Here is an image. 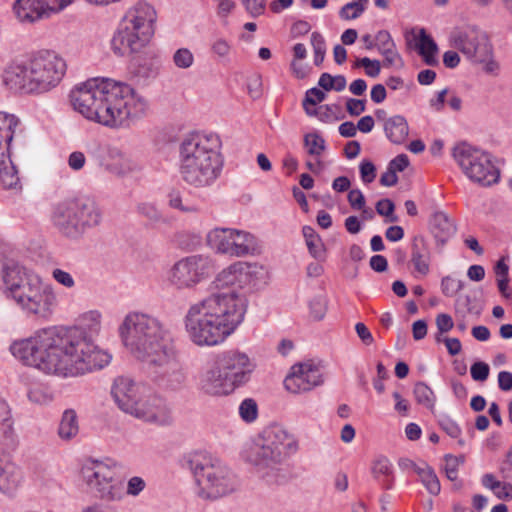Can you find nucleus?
Returning a JSON list of instances; mask_svg holds the SVG:
<instances>
[{"label":"nucleus","instance_id":"f704fd0d","mask_svg":"<svg viewBox=\"0 0 512 512\" xmlns=\"http://www.w3.org/2000/svg\"><path fill=\"white\" fill-rule=\"evenodd\" d=\"M209 47L213 58L220 62L228 61L233 51L232 42L220 35H216L211 39Z\"/></svg>","mask_w":512,"mask_h":512},{"label":"nucleus","instance_id":"052dcab7","mask_svg":"<svg viewBox=\"0 0 512 512\" xmlns=\"http://www.w3.org/2000/svg\"><path fill=\"white\" fill-rule=\"evenodd\" d=\"M246 10L251 16L257 17L264 12L265 1L264 0H245L244 4Z\"/></svg>","mask_w":512,"mask_h":512},{"label":"nucleus","instance_id":"680f3d73","mask_svg":"<svg viewBox=\"0 0 512 512\" xmlns=\"http://www.w3.org/2000/svg\"><path fill=\"white\" fill-rule=\"evenodd\" d=\"M85 155L80 151L72 152L68 158V165L72 170L78 171L85 165Z\"/></svg>","mask_w":512,"mask_h":512},{"label":"nucleus","instance_id":"c85d7f7f","mask_svg":"<svg viewBox=\"0 0 512 512\" xmlns=\"http://www.w3.org/2000/svg\"><path fill=\"white\" fill-rule=\"evenodd\" d=\"M384 131L387 138L395 144L403 143L409 134L407 121L401 115L388 118L384 123Z\"/></svg>","mask_w":512,"mask_h":512},{"label":"nucleus","instance_id":"e433bc0d","mask_svg":"<svg viewBox=\"0 0 512 512\" xmlns=\"http://www.w3.org/2000/svg\"><path fill=\"white\" fill-rule=\"evenodd\" d=\"M413 392L418 404L423 405L429 410L434 409L436 397L429 386L423 382H419L415 384Z\"/></svg>","mask_w":512,"mask_h":512},{"label":"nucleus","instance_id":"f03ea898","mask_svg":"<svg viewBox=\"0 0 512 512\" xmlns=\"http://www.w3.org/2000/svg\"><path fill=\"white\" fill-rule=\"evenodd\" d=\"M268 280V270L258 263L238 261L222 269L209 284V295L192 304L184 316L189 340L198 347L224 343L246 313V299L238 290H258Z\"/></svg>","mask_w":512,"mask_h":512},{"label":"nucleus","instance_id":"ea45409f","mask_svg":"<svg viewBox=\"0 0 512 512\" xmlns=\"http://www.w3.org/2000/svg\"><path fill=\"white\" fill-rule=\"evenodd\" d=\"M304 144L307 153L315 157L320 156L325 149L324 139L316 133L307 134L304 138Z\"/></svg>","mask_w":512,"mask_h":512},{"label":"nucleus","instance_id":"58836bf2","mask_svg":"<svg viewBox=\"0 0 512 512\" xmlns=\"http://www.w3.org/2000/svg\"><path fill=\"white\" fill-rule=\"evenodd\" d=\"M173 64L179 69H189L194 65L195 57L189 48L177 49L172 56Z\"/></svg>","mask_w":512,"mask_h":512},{"label":"nucleus","instance_id":"393cba45","mask_svg":"<svg viewBox=\"0 0 512 512\" xmlns=\"http://www.w3.org/2000/svg\"><path fill=\"white\" fill-rule=\"evenodd\" d=\"M430 229L437 243L443 245L456 233V224L443 211H435L430 217Z\"/></svg>","mask_w":512,"mask_h":512},{"label":"nucleus","instance_id":"13d9d810","mask_svg":"<svg viewBox=\"0 0 512 512\" xmlns=\"http://www.w3.org/2000/svg\"><path fill=\"white\" fill-rule=\"evenodd\" d=\"M354 328L364 345L370 346L374 343L373 335L364 323L359 322L354 326Z\"/></svg>","mask_w":512,"mask_h":512},{"label":"nucleus","instance_id":"dca6fc26","mask_svg":"<svg viewBox=\"0 0 512 512\" xmlns=\"http://www.w3.org/2000/svg\"><path fill=\"white\" fill-rule=\"evenodd\" d=\"M213 268L210 257L191 255L180 259L171 267L168 280L177 289H190L206 279Z\"/></svg>","mask_w":512,"mask_h":512},{"label":"nucleus","instance_id":"09e8293b","mask_svg":"<svg viewBox=\"0 0 512 512\" xmlns=\"http://www.w3.org/2000/svg\"><path fill=\"white\" fill-rule=\"evenodd\" d=\"M311 316L316 320H321L326 313L327 302L322 295L314 297L309 303Z\"/></svg>","mask_w":512,"mask_h":512},{"label":"nucleus","instance_id":"2eb2a0df","mask_svg":"<svg viewBox=\"0 0 512 512\" xmlns=\"http://www.w3.org/2000/svg\"><path fill=\"white\" fill-rule=\"evenodd\" d=\"M18 119L11 114L0 112V182L5 189H16L20 179L10 159L12 141H18L16 133Z\"/></svg>","mask_w":512,"mask_h":512},{"label":"nucleus","instance_id":"864d4df0","mask_svg":"<svg viewBox=\"0 0 512 512\" xmlns=\"http://www.w3.org/2000/svg\"><path fill=\"white\" fill-rule=\"evenodd\" d=\"M359 172L361 180L364 183H371L376 177V167L369 160L361 161L359 165Z\"/></svg>","mask_w":512,"mask_h":512},{"label":"nucleus","instance_id":"e2e57ef3","mask_svg":"<svg viewBox=\"0 0 512 512\" xmlns=\"http://www.w3.org/2000/svg\"><path fill=\"white\" fill-rule=\"evenodd\" d=\"M168 203L169 206L173 209H178L183 212H190L193 211L192 208L186 207L182 203V197L178 191H173L168 195Z\"/></svg>","mask_w":512,"mask_h":512},{"label":"nucleus","instance_id":"cd10ccee","mask_svg":"<svg viewBox=\"0 0 512 512\" xmlns=\"http://www.w3.org/2000/svg\"><path fill=\"white\" fill-rule=\"evenodd\" d=\"M232 229L214 228L206 236L207 245L217 253L232 256Z\"/></svg>","mask_w":512,"mask_h":512},{"label":"nucleus","instance_id":"f8f14e48","mask_svg":"<svg viewBox=\"0 0 512 512\" xmlns=\"http://www.w3.org/2000/svg\"><path fill=\"white\" fill-rule=\"evenodd\" d=\"M17 446L12 409L0 396V491L12 494L21 485V469L11 461L10 452Z\"/></svg>","mask_w":512,"mask_h":512},{"label":"nucleus","instance_id":"79ce46f5","mask_svg":"<svg viewBox=\"0 0 512 512\" xmlns=\"http://www.w3.org/2000/svg\"><path fill=\"white\" fill-rule=\"evenodd\" d=\"M239 415L246 423H252L257 419L258 406L254 399L246 398L239 406Z\"/></svg>","mask_w":512,"mask_h":512},{"label":"nucleus","instance_id":"0e129e2a","mask_svg":"<svg viewBox=\"0 0 512 512\" xmlns=\"http://www.w3.org/2000/svg\"><path fill=\"white\" fill-rule=\"evenodd\" d=\"M311 45L316 53H326V42L324 37L319 32H313L311 34Z\"/></svg>","mask_w":512,"mask_h":512},{"label":"nucleus","instance_id":"9d476101","mask_svg":"<svg viewBox=\"0 0 512 512\" xmlns=\"http://www.w3.org/2000/svg\"><path fill=\"white\" fill-rule=\"evenodd\" d=\"M183 468L190 470L198 488V496L216 500L235 492L239 486L235 473L219 458L203 451L183 455Z\"/></svg>","mask_w":512,"mask_h":512},{"label":"nucleus","instance_id":"bb28decb","mask_svg":"<svg viewBox=\"0 0 512 512\" xmlns=\"http://www.w3.org/2000/svg\"><path fill=\"white\" fill-rule=\"evenodd\" d=\"M371 473L383 489L390 490L393 488L395 480L394 467L387 457H376L371 464Z\"/></svg>","mask_w":512,"mask_h":512},{"label":"nucleus","instance_id":"de8ad7c7","mask_svg":"<svg viewBox=\"0 0 512 512\" xmlns=\"http://www.w3.org/2000/svg\"><path fill=\"white\" fill-rule=\"evenodd\" d=\"M137 212L141 216L153 222H158L161 219V213L154 203L141 202L137 205Z\"/></svg>","mask_w":512,"mask_h":512},{"label":"nucleus","instance_id":"6ab92c4d","mask_svg":"<svg viewBox=\"0 0 512 512\" xmlns=\"http://www.w3.org/2000/svg\"><path fill=\"white\" fill-rule=\"evenodd\" d=\"M75 0H17L13 6L19 21L33 23L64 10Z\"/></svg>","mask_w":512,"mask_h":512},{"label":"nucleus","instance_id":"2f4dec72","mask_svg":"<svg viewBox=\"0 0 512 512\" xmlns=\"http://www.w3.org/2000/svg\"><path fill=\"white\" fill-rule=\"evenodd\" d=\"M302 234L310 255L316 260L323 261L326 257V249L320 236L311 226H304Z\"/></svg>","mask_w":512,"mask_h":512},{"label":"nucleus","instance_id":"338daca9","mask_svg":"<svg viewBox=\"0 0 512 512\" xmlns=\"http://www.w3.org/2000/svg\"><path fill=\"white\" fill-rule=\"evenodd\" d=\"M498 386L502 391L512 390V373L508 371L499 372Z\"/></svg>","mask_w":512,"mask_h":512},{"label":"nucleus","instance_id":"9b49d317","mask_svg":"<svg viewBox=\"0 0 512 512\" xmlns=\"http://www.w3.org/2000/svg\"><path fill=\"white\" fill-rule=\"evenodd\" d=\"M50 220L60 235L78 240L101 223L102 212L90 198H69L52 207Z\"/></svg>","mask_w":512,"mask_h":512},{"label":"nucleus","instance_id":"c03bdc74","mask_svg":"<svg viewBox=\"0 0 512 512\" xmlns=\"http://www.w3.org/2000/svg\"><path fill=\"white\" fill-rule=\"evenodd\" d=\"M464 288V282L452 276H445L441 280V291L447 297L455 296Z\"/></svg>","mask_w":512,"mask_h":512},{"label":"nucleus","instance_id":"7c9ffc66","mask_svg":"<svg viewBox=\"0 0 512 512\" xmlns=\"http://www.w3.org/2000/svg\"><path fill=\"white\" fill-rule=\"evenodd\" d=\"M416 47L427 65L437 64V45L424 29H421L416 37Z\"/></svg>","mask_w":512,"mask_h":512},{"label":"nucleus","instance_id":"473e14b6","mask_svg":"<svg viewBox=\"0 0 512 512\" xmlns=\"http://www.w3.org/2000/svg\"><path fill=\"white\" fill-rule=\"evenodd\" d=\"M481 483L485 488L491 490L498 499H512V485L497 480L493 474H484L481 478Z\"/></svg>","mask_w":512,"mask_h":512},{"label":"nucleus","instance_id":"5fc2aeb1","mask_svg":"<svg viewBox=\"0 0 512 512\" xmlns=\"http://www.w3.org/2000/svg\"><path fill=\"white\" fill-rule=\"evenodd\" d=\"M53 279L65 288H73L75 281L72 275L62 269L56 268L52 271Z\"/></svg>","mask_w":512,"mask_h":512},{"label":"nucleus","instance_id":"3c124183","mask_svg":"<svg viewBox=\"0 0 512 512\" xmlns=\"http://www.w3.org/2000/svg\"><path fill=\"white\" fill-rule=\"evenodd\" d=\"M146 488V481L139 476H133L127 481L126 494L128 496L137 497Z\"/></svg>","mask_w":512,"mask_h":512},{"label":"nucleus","instance_id":"6e6552de","mask_svg":"<svg viewBox=\"0 0 512 512\" xmlns=\"http://www.w3.org/2000/svg\"><path fill=\"white\" fill-rule=\"evenodd\" d=\"M297 450L295 437L283 427L272 425L243 451L242 456L268 483H279L284 478L282 465Z\"/></svg>","mask_w":512,"mask_h":512},{"label":"nucleus","instance_id":"4d7b16f0","mask_svg":"<svg viewBox=\"0 0 512 512\" xmlns=\"http://www.w3.org/2000/svg\"><path fill=\"white\" fill-rule=\"evenodd\" d=\"M475 63L482 64L483 70L488 74L497 75L499 73L500 65L493 58V49H490V54L484 61H476Z\"/></svg>","mask_w":512,"mask_h":512},{"label":"nucleus","instance_id":"a211bd4d","mask_svg":"<svg viewBox=\"0 0 512 512\" xmlns=\"http://www.w3.org/2000/svg\"><path fill=\"white\" fill-rule=\"evenodd\" d=\"M451 40L452 45L473 63L484 61L492 49L486 33L474 27L455 32Z\"/></svg>","mask_w":512,"mask_h":512},{"label":"nucleus","instance_id":"bf43d9fd","mask_svg":"<svg viewBox=\"0 0 512 512\" xmlns=\"http://www.w3.org/2000/svg\"><path fill=\"white\" fill-rule=\"evenodd\" d=\"M436 326L440 333H446L453 328L454 322L450 315L441 313L436 317Z\"/></svg>","mask_w":512,"mask_h":512},{"label":"nucleus","instance_id":"a18cd8bd","mask_svg":"<svg viewBox=\"0 0 512 512\" xmlns=\"http://www.w3.org/2000/svg\"><path fill=\"white\" fill-rule=\"evenodd\" d=\"M325 99V93L318 88H311L306 92L305 100L303 102L304 109L307 114L314 113V106Z\"/></svg>","mask_w":512,"mask_h":512},{"label":"nucleus","instance_id":"f257e3e1","mask_svg":"<svg viewBox=\"0 0 512 512\" xmlns=\"http://www.w3.org/2000/svg\"><path fill=\"white\" fill-rule=\"evenodd\" d=\"M98 310L82 313L74 326H48L14 340L11 354L23 365L59 378H75L108 366L112 355L94 339L101 331Z\"/></svg>","mask_w":512,"mask_h":512},{"label":"nucleus","instance_id":"ddd939ff","mask_svg":"<svg viewBox=\"0 0 512 512\" xmlns=\"http://www.w3.org/2000/svg\"><path fill=\"white\" fill-rule=\"evenodd\" d=\"M121 465L112 458H87L80 468V480L87 491L104 501H118L122 498L116 485Z\"/></svg>","mask_w":512,"mask_h":512},{"label":"nucleus","instance_id":"aec40b11","mask_svg":"<svg viewBox=\"0 0 512 512\" xmlns=\"http://www.w3.org/2000/svg\"><path fill=\"white\" fill-rule=\"evenodd\" d=\"M322 382L319 367L306 362L291 367L290 373L284 379V386L289 392L297 394L310 391Z\"/></svg>","mask_w":512,"mask_h":512},{"label":"nucleus","instance_id":"a878e982","mask_svg":"<svg viewBox=\"0 0 512 512\" xmlns=\"http://www.w3.org/2000/svg\"><path fill=\"white\" fill-rule=\"evenodd\" d=\"M430 249L423 237H415L411 244L410 262L414 272L426 276L430 271Z\"/></svg>","mask_w":512,"mask_h":512},{"label":"nucleus","instance_id":"4c0bfd02","mask_svg":"<svg viewBox=\"0 0 512 512\" xmlns=\"http://www.w3.org/2000/svg\"><path fill=\"white\" fill-rule=\"evenodd\" d=\"M28 399L38 405H47L53 401V393L42 385H33L27 393Z\"/></svg>","mask_w":512,"mask_h":512},{"label":"nucleus","instance_id":"4468645a","mask_svg":"<svg viewBox=\"0 0 512 512\" xmlns=\"http://www.w3.org/2000/svg\"><path fill=\"white\" fill-rule=\"evenodd\" d=\"M452 155L470 181L482 186H490L498 182L500 171L490 153L463 142L453 148Z\"/></svg>","mask_w":512,"mask_h":512},{"label":"nucleus","instance_id":"8fccbe9b","mask_svg":"<svg viewBox=\"0 0 512 512\" xmlns=\"http://www.w3.org/2000/svg\"><path fill=\"white\" fill-rule=\"evenodd\" d=\"M354 66L363 67L369 77H377L381 70V64L378 60H371L367 57L361 58L354 63Z\"/></svg>","mask_w":512,"mask_h":512},{"label":"nucleus","instance_id":"6e6d98bb","mask_svg":"<svg viewBox=\"0 0 512 512\" xmlns=\"http://www.w3.org/2000/svg\"><path fill=\"white\" fill-rule=\"evenodd\" d=\"M449 94L448 89H443L439 91L434 97L429 100L430 108L433 111L440 112L444 108V104L446 102L447 96Z\"/></svg>","mask_w":512,"mask_h":512},{"label":"nucleus","instance_id":"603ef678","mask_svg":"<svg viewBox=\"0 0 512 512\" xmlns=\"http://www.w3.org/2000/svg\"><path fill=\"white\" fill-rule=\"evenodd\" d=\"M490 368L485 362H475L470 368V374L475 381H485L489 376Z\"/></svg>","mask_w":512,"mask_h":512},{"label":"nucleus","instance_id":"39448f33","mask_svg":"<svg viewBox=\"0 0 512 512\" xmlns=\"http://www.w3.org/2000/svg\"><path fill=\"white\" fill-rule=\"evenodd\" d=\"M216 133H191L179 145V174L193 188H208L221 176L224 158Z\"/></svg>","mask_w":512,"mask_h":512},{"label":"nucleus","instance_id":"72a5a7b5","mask_svg":"<svg viewBox=\"0 0 512 512\" xmlns=\"http://www.w3.org/2000/svg\"><path fill=\"white\" fill-rule=\"evenodd\" d=\"M79 432L77 414L74 410H65L58 428V435L63 440H71Z\"/></svg>","mask_w":512,"mask_h":512},{"label":"nucleus","instance_id":"1a4fd4ad","mask_svg":"<svg viewBox=\"0 0 512 512\" xmlns=\"http://www.w3.org/2000/svg\"><path fill=\"white\" fill-rule=\"evenodd\" d=\"M157 17L155 7L145 0L130 5L111 38L113 53L120 57L140 53L155 34Z\"/></svg>","mask_w":512,"mask_h":512},{"label":"nucleus","instance_id":"c756f323","mask_svg":"<svg viewBox=\"0 0 512 512\" xmlns=\"http://www.w3.org/2000/svg\"><path fill=\"white\" fill-rule=\"evenodd\" d=\"M232 256L242 257L256 248L255 237L246 231L232 229Z\"/></svg>","mask_w":512,"mask_h":512},{"label":"nucleus","instance_id":"774afa93","mask_svg":"<svg viewBox=\"0 0 512 512\" xmlns=\"http://www.w3.org/2000/svg\"><path fill=\"white\" fill-rule=\"evenodd\" d=\"M370 267L376 272H384L388 268L387 259L383 255H374L370 259Z\"/></svg>","mask_w":512,"mask_h":512},{"label":"nucleus","instance_id":"a19ab883","mask_svg":"<svg viewBox=\"0 0 512 512\" xmlns=\"http://www.w3.org/2000/svg\"><path fill=\"white\" fill-rule=\"evenodd\" d=\"M438 424L450 437L458 439V442L463 444V441L460 439L462 430L456 421H454L450 416L446 414L440 415L438 418Z\"/></svg>","mask_w":512,"mask_h":512},{"label":"nucleus","instance_id":"49530a36","mask_svg":"<svg viewBox=\"0 0 512 512\" xmlns=\"http://www.w3.org/2000/svg\"><path fill=\"white\" fill-rule=\"evenodd\" d=\"M463 463L462 458L446 455L444 458L443 470L446 477L450 481H456L458 479V470L460 465Z\"/></svg>","mask_w":512,"mask_h":512},{"label":"nucleus","instance_id":"4be33fe9","mask_svg":"<svg viewBox=\"0 0 512 512\" xmlns=\"http://www.w3.org/2000/svg\"><path fill=\"white\" fill-rule=\"evenodd\" d=\"M131 416L159 426L170 425L173 421L171 409L166 401L158 396L142 397Z\"/></svg>","mask_w":512,"mask_h":512},{"label":"nucleus","instance_id":"b1692460","mask_svg":"<svg viewBox=\"0 0 512 512\" xmlns=\"http://www.w3.org/2000/svg\"><path fill=\"white\" fill-rule=\"evenodd\" d=\"M376 47L383 57V66L385 68L401 69L404 61L391 34L387 30H380L375 36Z\"/></svg>","mask_w":512,"mask_h":512},{"label":"nucleus","instance_id":"f3484780","mask_svg":"<svg viewBox=\"0 0 512 512\" xmlns=\"http://www.w3.org/2000/svg\"><path fill=\"white\" fill-rule=\"evenodd\" d=\"M215 360L218 362L219 368L227 374L237 389L250 381L256 369L255 359L238 348L218 353Z\"/></svg>","mask_w":512,"mask_h":512},{"label":"nucleus","instance_id":"423d86ee","mask_svg":"<svg viewBox=\"0 0 512 512\" xmlns=\"http://www.w3.org/2000/svg\"><path fill=\"white\" fill-rule=\"evenodd\" d=\"M4 293L28 317L47 321L57 305L53 286L40 275L14 261L2 267Z\"/></svg>","mask_w":512,"mask_h":512},{"label":"nucleus","instance_id":"5701e85b","mask_svg":"<svg viewBox=\"0 0 512 512\" xmlns=\"http://www.w3.org/2000/svg\"><path fill=\"white\" fill-rule=\"evenodd\" d=\"M111 396L117 407L126 414L132 415L142 393L140 386L132 379L124 376L117 377L111 386Z\"/></svg>","mask_w":512,"mask_h":512},{"label":"nucleus","instance_id":"412c9836","mask_svg":"<svg viewBox=\"0 0 512 512\" xmlns=\"http://www.w3.org/2000/svg\"><path fill=\"white\" fill-rule=\"evenodd\" d=\"M198 388L203 394L214 397L228 396L237 389L215 359L200 373Z\"/></svg>","mask_w":512,"mask_h":512},{"label":"nucleus","instance_id":"69168bd1","mask_svg":"<svg viewBox=\"0 0 512 512\" xmlns=\"http://www.w3.org/2000/svg\"><path fill=\"white\" fill-rule=\"evenodd\" d=\"M408 165L409 160L407 155L400 154L391 160L388 166L397 173L403 171Z\"/></svg>","mask_w":512,"mask_h":512},{"label":"nucleus","instance_id":"37998d69","mask_svg":"<svg viewBox=\"0 0 512 512\" xmlns=\"http://www.w3.org/2000/svg\"><path fill=\"white\" fill-rule=\"evenodd\" d=\"M394 210L395 205L390 199H381L376 203V211L379 215L385 217L386 223H394L399 220Z\"/></svg>","mask_w":512,"mask_h":512},{"label":"nucleus","instance_id":"20e7f679","mask_svg":"<svg viewBox=\"0 0 512 512\" xmlns=\"http://www.w3.org/2000/svg\"><path fill=\"white\" fill-rule=\"evenodd\" d=\"M76 111L111 128L127 127L148 114V100L131 85L96 77L76 86L70 94Z\"/></svg>","mask_w":512,"mask_h":512},{"label":"nucleus","instance_id":"7ed1b4c3","mask_svg":"<svg viewBox=\"0 0 512 512\" xmlns=\"http://www.w3.org/2000/svg\"><path fill=\"white\" fill-rule=\"evenodd\" d=\"M127 351L140 361L158 382L178 389L186 380L179 352L167 325L157 316L133 310L118 326Z\"/></svg>","mask_w":512,"mask_h":512},{"label":"nucleus","instance_id":"0eeeda50","mask_svg":"<svg viewBox=\"0 0 512 512\" xmlns=\"http://www.w3.org/2000/svg\"><path fill=\"white\" fill-rule=\"evenodd\" d=\"M66 71L64 60L53 51H41L10 64L3 73V83L10 90L43 93L56 87Z\"/></svg>","mask_w":512,"mask_h":512},{"label":"nucleus","instance_id":"c9c22d12","mask_svg":"<svg viewBox=\"0 0 512 512\" xmlns=\"http://www.w3.org/2000/svg\"><path fill=\"white\" fill-rule=\"evenodd\" d=\"M414 470L418 474L421 483L430 494L436 496L440 493L441 485L439 479L430 466L426 464L423 466H415Z\"/></svg>","mask_w":512,"mask_h":512}]
</instances>
